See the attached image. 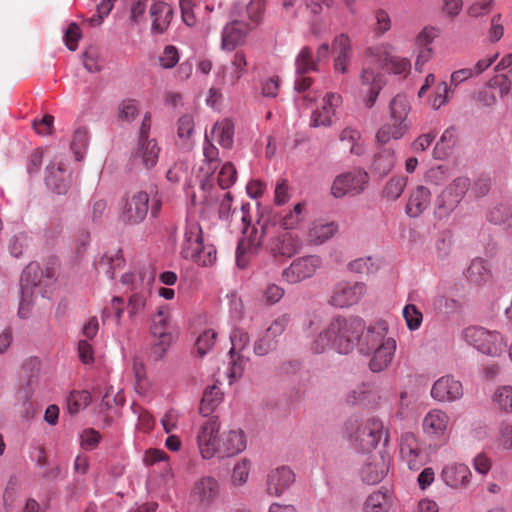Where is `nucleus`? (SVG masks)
Listing matches in <instances>:
<instances>
[{"label": "nucleus", "instance_id": "obj_6", "mask_svg": "<svg viewBox=\"0 0 512 512\" xmlns=\"http://www.w3.org/2000/svg\"><path fill=\"white\" fill-rule=\"evenodd\" d=\"M463 339L478 352L490 357L501 356L507 347L506 340L500 332L480 326L464 329Z\"/></svg>", "mask_w": 512, "mask_h": 512}, {"label": "nucleus", "instance_id": "obj_50", "mask_svg": "<svg viewBox=\"0 0 512 512\" xmlns=\"http://www.w3.org/2000/svg\"><path fill=\"white\" fill-rule=\"evenodd\" d=\"M92 401L91 395L88 391H73L67 398L68 412L72 414L78 413L80 410L87 407Z\"/></svg>", "mask_w": 512, "mask_h": 512}, {"label": "nucleus", "instance_id": "obj_25", "mask_svg": "<svg viewBox=\"0 0 512 512\" xmlns=\"http://www.w3.org/2000/svg\"><path fill=\"white\" fill-rule=\"evenodd\" d=\"M264 233L265 230L263 226L260 231L253 227L248 236L239 241L236 250V262L239 267L245 268L247 266L248 258L246 257V254H252L260 248L263 242Z\"/></svg>", "mask_w": 512, "mask_h": 512}, {"label": "nucleus", "instance_id": "obj_21", "mask_svg": "<svg viewBox=\"0 0 512 512\" xmlns=\"http://www.w3.org/2000/svg\"><path fill=\"white\" fill-rule=\"evenodd\" d=\"M161 148L156 139L138 138L132 159L135 164H140L146 169L153 168L157 162Z\"/></svg>", "mask_w": 512, "mask_h": 512}, {"label": "nucleus", "instance_id": "obj_8", "mask_svg": "<svg viewBox=\"0 0 512 512\" xmlns=\"http://www.w3.org/2000/svg\"><path fill=\"white\" fill-rule=\"evenodd\" d=\"M204 162L199 168L200 188L203 192V204L206 207L213 205L216 201V189L214 187L213 174L219 164L218 148L206 136L203 146Z\"/></svg>", "mask_w": 512, "mask_h": 512}, {"label": "nucleus", "instance_id": "obj_31", "mask_svg": "<svg viewBox=\"0 0 512 512\" xmlns=\"http://www.w3.org/2000/svg\"><path fill=\"white\" fill-rule=\"evenodd\" d=\"M430 203L431 192L425 186L418 185L409 195L405 212L409 217L416 218L429 208Z\"/></svg>", "mask_w": 512, "mask_h": 512}, {"label": "nucleus", "instance_id": "obj_10", "mask_svg": "<svg viewBox=\"0 0 512 512\" xmlns=\"http://www.w3.org/2000/svg\"><path fill=\"white\" fill-rule=\"evenodd\" d=\"M221 424L216 417L207 419L198 429L196 441L199 453L203 459L219 457L222 432Z\"/></svg>", "mask_w": 512, "mask_h": 512}, {"label": "nucleus", "instance_id": "obj_30", "mask_svg": "<svg viewBox=\"0 0 512 512\" xmlns=\"http://www.w3.org/2000/svg\"><path fill=\"white\" fill-rule=\"evenodd\" d=\"M449 423V416L440 409H432L429 411L422 422L423 431L428 436L439 439L446 430Z\"/></svg>", "mask_w": 512, "mask_h": 512}, {"label": "nucleus", "instance_id": "obj_63", "mask_svg": "<svg viewBox=\"0 0 512 512\" xmlns=\"http://www.w3.org/2000/svg\"><path fill=\"white\" fill-rule=\"evenodd\" d=\"M289 321L290 316L288 314H283L279 316L267 328L265 334L274 340L276 337L280 336L284 332Z\"/></svg>", "mask_w": 512, "mask_h": 512}, {"label": "nucleus", "instance_id": "obj_15", "mask_svg": "<svg viewBox=\"0 0 512 512\" xmlns=\"http://www.w3.org/2000/svg\"><path fill=\"white\" fill-rule=\"evenodd\" d=\"M369 181V176L364 170H353L337 176L332 184L331 193L336 198L345 195H358L362 193Z\"/></svg>", "mask_w": 512, "mask_h": 512}, {"label": "nucleus", "instance_id": "obj_47", "mask_svg": "<svg viewBox=\"0 0 512 512\" xmlns=\"http://www.w3.org/2000/svg\"><path fill=\"white\" fill-rule=\"evenodd\" d=\"M340 141L349 148L350 153L355 155L364 153L361 134L358 130L351 127L343 129L340 134Z\"/></svg>", "mask_w": 512, "mask_h": 512}, {"label": "nucleus", "instance_id": "obj_7", "mask_svg": "<svg viewBox=\"0 0 512 512\" xmlns=\"http://www.w3.org/2000/svg\"><path fill=\"white\" fill-rule=\"evenodd\" d=\"M172 324L170 309L167 305L160 306L152 316L150 335L153 338L150 354L154 360H160L172 343Z\"/></svg>", "mask_w": 512, "mask_h": 512}, {"label": "nucleus", "instance_id": "obj_36", "mask_svg": "<svg viewBox=\"0 0 512 512\" xmlns=\"http://www.w3.org/2000/svg\"><path fill=\"white\" fill-rule=\"evenodd\" d=\"M301 246L302 242L300 238L297 235L286 231L275 238L271 250L274 255L292 257L300 250Z\"/></svg>", "mask_w": 512, "mask_h": 512}, {"label": "nucleus", "instance_id": "obj_18", "mask_svg": "<svg viewBox=\"0 0 512 512\" xmlns=\"http://www.w3.org/2000/svg\"><path fill=\"white\" fill-rule=\"evenodd\" d=\"M247 59L243 51H237L229 65L222 66L216 75L221 86L233 87L247 72Z\"/></svg>", "mask_w": 512, "mask_h": 512}, {"label": "nucleus", "instance_id": "obj_52", "mask_svg": "<svg viewBox=\"0 0 512 512\" xmlns=\"http://www.w3.org/2000/svg\"><path fill=\"white\" fill-rule=\"evenodd\" d=\"M250 469L251 463L249 460L243 458L238 461L232 470L231 483L237 487L244 485L248 480Z\"/></svg>", "mask_w": 512, "mask_h": 512}, {"label": "nucleus", "instance_id": "obj_51", "mask_svg": "<svg viewBox=\"0 0 512 512\" xmlns=\"http://www.w3.org/2000/svg\"><path fill=\"white\" fill-rule=\"evenodd\" d=\"M88 142L89 135L86 128H78L75 130L71 142V149L77 161H81L84 158V153L87 149Z\"/></svg>", "mask_w": 512, "mask_h": 512}, {"label": "nucleus", "instance_id": "obj_43", "mask_svg": "<svg viewBox=\"0 0 512 512\" xmlns=\"http://www.w3.org/2000/svg\"><path fill=\"white\" fill-rule=\"evenodd\" d=\"M305 202H299L293 208L280 217L279 224L284 230H293L304 220Z\"/></svg>", "mask_w": 512, "mask_h": 512}, {"label": "nucleus", "instance_id": "obj_34", "mask_svg": "<svg viewBox=\"0 0 512 512\" xmlns=\"http://www.w3.org/2000/svg\"><path fill=\"white\" fill-rule=\"evenodd\" d=\"M332 49L335 54L334 69L338 72L346 73L352 55V46L349 36L346 34L336 36L332 43Z\"/></svg>", "mask_w": 512, "mask_h": 512}, {"label": "nucleus", "instance_id": "obj_39", "mask_svg": "<svg viewBox=\"0 0 512 512\" xmlns=\"http://www.w3.org/2000/svg\"><path fill=\"white\" fill-rule=\"evenodd\" d=\"M211 138L221 147L230 149L234 142V125L229 119H222L215 123L211 131Z\"/></svg>", "mask_w": 512, "mask_h": 512}, {"label": "nucleus", "instance_id": "obj_58", "mask_svg": "<svg viewBox=\"0 0 512 512\" xmlns=\"http://www.w3.org/2000/svg\"><path fill=\"white\" fill-rule=\"evenodd\" d=\"M125 402L124 395L121 391L115 392L112 387H110L107 392L103 395L101 403H100V409L103 410H109L112 409L114 406L123 405Z\"/></svg>", "mask_w": 512, "mask_h": 512}, {"label": "nucleus", "instance_id": "obj_26", "mask_svg": "<svg viewBox=\"0 0 512 512\" xmlns=\"http://www.w3.org/2000/svg\"><path fill=\"white\" fill-rule=\"evenodd\" d=\"M342 102L341 95L337 93H328L323 99L321 107L315 110L311 117V124L313 127L330 126L332 118L335 114V109Z\"/></svg>", "mask_w": 512, "mask_h": 512}, {"label": "nucleus", "instance_id": "obj_37", "mask_svg": "<svg viewBox=\"0 0 512 512\" xmlns=\"http://www.w3.org/2000/svg\"><path fill=\"white\" fill-rule=\"evenodd\" d=\"M410 129V122L400 120H388L377 132L378 142L385 144L391 139L398 140L402 138Z\"/></svg>", "mask_w": 512, "mask_h": 512}, {"label": "nucleus", "instance_id": "obj_42", "mask_svg": "<svg viewBox=\"0 0 512 512\" xmlns=\"http://www.w3.org/2000/svg\"><path fill=\"white\" fill-rule=\"evenodd\" d=\"M222 392L216 385L207 387L200 402L199 411L203 416L210 415L222 401Z\"/></svg>", "mask_w": 512, "mask_h": 512}, {"label": "nucleus", "instance_id": "obj_2", "mask_svg": "<svg viewBox=\"0 0 512 512\" xmlns=\"http://www.w3.org/2000/svg\"><path fill=\"white\" fill-rule=\"evenodd\" d=\"M388 325L384 321L376 322L367 328L361 342V351L371 355L369 368L372 372H381L391 364L396 351V340L387 336Z\"/></svg>", "mask_w": 512, "mask_h": 512}, {"label": "nucleus", "instance_id": "obj_62", "mask_svg": "<svg viewBox=\"0 0 512 512\" xmlns=\"http://www.w3.org/2000/svg\"><path fill=\"white\" fill-rule=\"evenodd\" d=\"M512 208L506 205H496L487 212V220L493 224H503L510 215Z\"/></svg>", "mask_w": 512, "mask_h": 512}, {"label": "nucleus", "instance_id": "obj_3", "mask_svg": "<svg viewBox=\"0 0 512 512\" xmlns=\"http://www.w3.org/2000/svg\"><path fill=\"white\" fill-rule=\"evenodd\" d=\"M181 255L203 267L212 266L217 260L216 248L211 244H204L202 228L195 220L186 221Z\"/></svg>", "mask_w": 512, "mask_h": 512}, {"label": "nucleus", "instance_id": "obj_38", "mask_svg": "<svg viewBox=\"0 0 512 512\" xmlns=\"http://www.w3.org/2000/svg\"><path fill=\"white\" fill-rule=\"evenodd\" d=\"M466 277L476 285H484L491 281L492 272L487 261L482 258H475L466 271Z\"/></svg>", "mask_w": 512, "mask_h": 512}, {"label": "nucleus", "instance_id": "obj_1", "mask_svg": "<svg viewBox=\"0 0 512 512\" xmlns=\"http://www.w3.org/2000/svg\"><path fill=\"white\" fill-rule=\"evenodd\" d=\"M364 327V321L360 317L334 316L314 339L311 349L315 353H323L328 348H334L341 354H348L360 342Z\"/></svg>", "mask_w": 512, "mask_h": 512}, {"label": "nucleus", "instance_id": "obj_11", "mask_svg": "<svg viewBox=\"0 0 512 512\" xmlns=\"http://www.w3.org/2000/svg\"><path fill=\"white\" fill-rule=\"evenodd\" d=\"M366 293L364 282L342 280L332 288L328 303L336 308H349L358 304Z\"/></svg>", "mask_w": 512, "mask_h": 512}, {"label": "nucleus", "instance_id": "obj_55", "mask_svg": "<svg viewBox=\"0 0 512 512\" xmlns=\"http://www.w3.org/2000/svg\"><path fill=\"white\" fill-rule=\"evenodd\" d=\"M217 333L207 329L201 333L196 340V349L200 356L205 355L215 344Z\"/></svg>", "mask_w": 512, "mask_h": 512}, {"label": "nucleus", "instance_id": "obj_4", "mask_svg": "<svg viewBox=\"0 0 512 512\" xmlns=\"http://www.w3.org/2000/svg\"><path fill=\"white\" fill-rule=\"evenodd\" d=\"M344 433L349 440L364 452L374 449L383 435V424L379 419L369 418L359 422L350 418L344 426Z\"/></svg>", "mask_w": 512, "mask_h": 512}, {"label": "nucleus", "instance_id": "obj_32", "mask_svg": "<svg viewBox=\"0 0 512 512\" xmlns=\"http://www.w3.org/2000/svg\"><path fill=\"white\" fill-rule=\"evenodd\" d=\"M443 481L452 488H466L471 481L472 473L465 464H451L441 473Z\"/></svg>", "mask_w": 512, "mask_h": 512}, {"label": "nucleus", "instance_id": "obj_19", "mask_svg": "<svg viewBox=\"0 0 512 512\" xmlns=\"http://www.w3.org/2000/svg\"><path fill=\"white\" fill-rule=\"evenodd\" d=\"M295 481V474L288 466L270 470L265 479V492L272 497H280Z\"/></svg>", "mask_w": 512, "mask_h": 512}, {"label": "nucleus", "instance_id": "obj_49", "mask_svg": "<svg viewBox=\"0 0 512 512\" xmlns=\"http://www.w3.org/2000/svg\"><path fill=\"white\" fill-rule=\"evenodd\" d=\"M492 402L501 412H512V386L498 387L492 396Z\"/></svg>", "mask_w": 512, "mask_h": 512}, {"label": "nucleus", "instance_id": "obj_20", "mask_svg": "<svg viewBox=\"0 0 512 512\" xmlns=\"http://www.w3.org/2000/svg\"><path fill=\"white\" fill-rule=\"evenodd\" d=\"M400 456L411 470L420 469L426 461L425 454L412 433H404L400 439Z\"/></svg>", "mask_w": 512, "mask_h": 512}, {"label": "nucleus", "instance_id": "obj_16", "mask_svg": "<svg viewBox=\"0 0 512 512\" xmlns=\"http://www.w3.org/2000/svg\"><path fill=\"white\" fill-rule=\"evenodd\" d=\"M220 493L218 480L212 476H203L195 481L190 497L197 507L207 509L218 500Z\"/></svg>", "mask_w": 512, "mask_h": 512}, {"label": "nucleus", "instance_id": "obj_5", "mask_svg": "<svg viewBox=\"0 0 512 512\" xmlns=\"http://www.w3.org/2000/svg\"><path fill=\"white\" fill-rule=\"evenodd\" d=\"M153 282L154 274L152 272L125 273L121 277V283L130 286L132 292L127 305L130 318L139 315L145 309Z\"/></svg>", "mask_w": 512, "mask_h": 512}, {"label": "nucleus", "instance_id": "obj_48", "mask_svg": "<svg viewBox=\"0 0 512 512\" xmlns=\"http://www.w3.org/2000/svg\"><path fill=\"white\" fill-rule=\"evenodd\" d=\"M389 508V497L381 491L370 494L364 503V512H388Z\"/></svg>", "mask_w": 512, "mask_h": 512}, {"label": "nucleus", "instance_id": "obj_12", "mask_svg": "<svg viewBox=\"0 0 512 512\" xmlns=\"http://www.w3.org/2000/svg\"><path fill=\"white\" fill-rule=\"evenodd\" d=\"M394 48L389 43H380L369 48L368 53L373 62L381 68L387 69L395 75L406 76L411 69V63L407 58H401L393 54Z\"/></svg>", "mask_w": 512, "mask_h": 512}, {"label": "nucleus", "instance_id": "obj_56", "mask_svg": "<svg viewBox=\"0 0 512 512\" xmlns=\"http://www.w3.org/2000/svg\"><path fill=\"white\" fill-rule=\"evenodd\" d=\"M230 340H231L232 347L229 351V354L233 358L234 353L240 352L241 350H243L249 343L250 339H249V335L247 332H245L242 329L236 328L231 333Z\"/></svg>", "mask_w": 512, "mask_h": 512}, {"label": "nucleus", "instance_id": "obj_14", "mask_svg": "<svg viewBox=\"0 0 512 512\" xmlns=\"http://www.w3.org/2000/svg\"><path fill=\"white\" fill-rule=\"evenodd\" d=\"M470 180L460 176L455 178L438 196L436 213L439 217H446L453 212L469 190Z\"/></svg>", "mask_w": 512, "mask_h": 512}, {"label": "nucleus", "instance_id": "obj_24", "mask_svg": "<svg viewBox=\"0 0 512 512\" xmlns=\"http://www.w3.org/2000/svg\"><path fill=\"white\" fill-rule=\"evenodd\" d=\"M45 183L49 189L61 195L70 187V173L61 161H53L46 168Z\"/></svg>", "mask_w": 512, "mask_h": 512}, {"label": "nucleus", "instance_id": "obj_40", "mask_svg": "<svg viewBox=\"0 0 512 512\" xmlns=\"http://www.w3.org/2000/svg\"><path fill=\"white\" fill-rule=\"evenodd\" d=\"M125 260L120 251L105 253L96 265L99 273L105 274L109 279H113L115 272L124 267Z\"/></svg>", "mask_w": 512, "mask_h": 512}, {"label": "nucleus", "instance_id": "obj_61", "mask_svg": "<svg viewBox=\"0 0 512 512\" xmlns=\"http://www.w3.org/2000/svg\"><path fill=\"white\" fill-rule=\"evenodd\" d=\"M179 61V53L175 46L168 45L159 56V63L165 69L173 68Z\"/></svg>", "mask_w": 512, "mask_h": 512}, {"label": "nucleus", "instance_id": "obj_45", "mask_svg": "<svg viewBox=\"0 0 512 512\" xmlns=\"http://www.w3.org/2000/svg\"><path fill=\"white\" fill-rule=\"evenodd\" d=\"M409 112L410 104L407 97L403 94H397L389 104L390 120H400L404 122H409Z\"/></svg>", "mask_w": 512, "mask_h": 512}, {"label": "nucleus", "instance_id": "obj_57", "mask_svg": "<svg viewBox=\"0 0 512 512\" xmlns=\"http://www.w3.org/2000/svg\"><path fill=\"white\" fill-rule=\"evenodd\" d=\"M496 0H478L472 3L468 9L467 13L472 18L483 17L491 12L495 5Z\"/></svg>", "mask_w": 512, "mask_h": 512}, {"label": "nucleus", "instance_id": "obj_53", "mask_svg": "<svg viewBox=\"0 0 512 512\" xmlns=\"http://www.w3.org/2000/svg\"><path fill=\"white\" fill-rule=\"evenodd\" d=\"M237 179V171L235 166L231 162L225 163L218 175H217V182L221 189H228L230 188Z\"/></svg>", "mask_w": 512, "mask_h": 512}, {"label": "nucleus", "instance_id": "obj_33", "mask_svg": "<svg viewBox=\"0 0 512 512\" xmlns=\"http://www.w3.org/2000/svg\"><path fill=\"white\" fill-rule=\"evenodd\" d=\"M389 470V459L384 455L373 456L361 470L364 482L370 485L379 483Z\"/></svg>", "mask_w": 512, "mask_h": 512}, {"label": "nucleus", "instance_id": "obj_23", "mask_svg": "<svg viewBox=\"0 0 512 512\" xmlns=\"http://www.w3.org/2000/svg\"><path fill=\"white\" fill-rule=\"evenodd\" d=\"M360 81L362 87L365 88L363 90L366 93L365 104L371 108L385 85V77L381 72H375L371 67H365L362 69Z\"/></svg>", "mask_w": 512, "mask_h": 512}, {"label": "nucleus", "instance_id": "obj_29", "mask_svg": "<svg viewBox=\"0 0 512 512\" xmlns=\"http://www.w3.org/2000/svg\"><path fill=\"white\" fill-rule=\"evenodd\" d=\"M249 29L248 25L241 21H233L227 24L222 32L221 48L232 51L237 46L242 45Z\"/></svg>", "mask_w": 512, "mask_h": 512}, {"label": "nucleus", "instance_id": "obj_41", "mask_svg": "<svg viewBox=\"0 0 512 512\" xmlns=\"http://www.w3.org/2000/svg\"><path fill=\"white\" fill-rule=\"evenodd\" d=\"M395 165V153L392 148H382L374 156L371 169L379 176L387 175Z\"/></svg>", "mask_w": 512, "mask_h": 512}, {"label": "nucleus", "instance_id": "obj_44", "mask_svg": "<svg viewBox=\"0 0 512 512\" xmlns=\"http://www.w3.org/2000/svg\"><path fill=\"white\" fill-rule=\"evenodd\" d=\"M408 178L404 175H394L385 184L382 196L388 201L397 200L407 186Z\"/></svg>", "mask_w": 512, "mask_h": 512}, {"label": "nucleus", "instance_id": "obj_17", "mask_svg": "<svg viewBox=\"0 0 512 512\" xmlns=\"http://www.w3.org/2000/svg\"><path fill=\"white\" fill-rule=\"evenodd\" d=\"M320 265L321 259L316 255L297 258L283 270L282 278L290 284L299 283L312 277Z\"/></svg>", "mask_w": 512, "mask_h": 512}, {"label": "nucleus", "instance_id": "obj_27", "mask_svg": "<svg viewBox=\"0 0 512 512\" xmlns=\"http://www.w3.org/2000/svg\"><path fill=\"white\" fill-rule=\"evenodd\" d=\"M246 437L241 429L222 431L219 458L232 457L245 450Z\"/></svg>", "mask_w": 512, "mask_h": 512}, {"label": "nucleus", "instance_id": "obj_13", "mask_svg": "<svg viewBox=\"0 0 512 512\" xmlns=\"http://www.w3.org/2000/svg\"><path fill=\"white\" fill-rule=\"evenodd\" d=\"M149 211V195L145 191L130 192L122 200L120 220L126 225L143 222Z\"/></svg>", "mask_w": 512, "mask_h": 512}, {"label": "nucleus", "instance_id": "obj_22", "mask_svg": "<svg viewBox=\"0 0 512 512\" xmlns=\"http://www.w3.org/2000/svg\"><path fill=\"white\" fill-rule=\"evenodd\" d=\"M463 393L462 383L449 375L439 378L431 388L432 398L441 402L459 400Z\"/></svg>", "mask_w": 512, "mask_h": 512}, {"label": "nucleus", "instance_id": "obj_64", "mask_svg": "<svg viewBox=\"0 0 512 512\" xmlns=\"http://www.w3.org/2000/svg\"><path fill=\"white\" fill-rule=\"evenodd\" d=\"M265 0H250L246 7L248 18L255 24H258L262 19L265 11Z\"/></svg>", "mask_w": 512, "mask_h": 512}, {"label": "nucleus", "instance_id": "obj_35", "mask_svg": "<svg viewBox=\"0 0 512 512\" xmlns=\"http://www.w3.org/2000/svg\"><path fill=\"white\" fill-rule=\"evenodd\" d=\"M338 230L334 221L315 220L307 233V241L313 245H321L332 238Z\"/></svg>", "mask_w": 512, "mask_h": 512}, {"label": "nucleus", "instance_id": "obj_60", "mask_svg": "<svg viewBox=\"0 0 512 512\" xmlns=\"http://www.w3.org/2000/svg\"><path fill=\"white\" fill-rule=\"evenodd\" d=\"M194 132V120L191 115H183L177 123V135L180 139L188 140Z\"/></svg>", "mask_w": 512, "mask_h": 512}, {"label": "nucleus", "instance_id": "obj_54", "mask_svg": "<svg viewBox=\"0 0 512 512\" xmlns=\"http://www.w3.org/2000/svg\"><path fill=\"white\" fill-rule=\"evenodd\" d=\"M403 317L409 330H417L422 323L423 315L419 309L413 305L408 304L403 309Z\"/></svg>", "mask_w": 512, "mask_h": 512}, {"label": "nucleus", "instance_id": "obj_59", "mask_svg": "<svg viewBox=\"0 0 512 512\" xmlns=\"http://www.w3.org/2000/svg\"><path fill=\"white\" fill-rule=\"evenodd\" d=\"M291 198L290 187L286 179H279L275 186L274 203L278 206L285 205Z\"/></svg>", "mask_w": 512, "mask_h": 512}, {"label": "nucleus", "instance_id": "obj_9", "mask_svg": "<svg viewBox=\"0 0 512 512\" xmlns=\"http://www.w3.org/2000/svg\"><path fill=\"white\" fill-rule=\"evenodd\" d=\"M44 272L36 262L29 263L23 270L20 278L21 299L19 303L18 315L21 318H27L34 303L33 288L42 284Z\"/></svg>", "mask_w": 512, "mask_h": 512}, {"label": "nucleus", "instance_id": "obj_28", "mask_svg": "<svg viewBox=\"0 0 512 512\" xmlns=\"http://www.w3.org/2000/svg\"><path fill=\"white\" fill-rule=\"evenodd\" d=\"M149 15L152 21L151 32L164 33L173 18V8L166 2L158 1L150 5Z\"/></svg>", "mask_w": 512, "mask_h": 512}, {"label": "nucleus", "instance_id": "obj_46", "mask_svg": "<svg viewBox=\"0 0 512 512\" xmlns=\"http://www.w3.org/2000/svg\"><path fill=\"white\" fill-rule=\"evenodd\" d=\"M297 75H306L309 72L318 70V63L313 59L312 50L309 47H303L295 60Z\"/></svg>", "mask_w": 512, "mask_h": 512}]
</instances>
